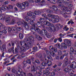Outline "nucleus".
Returning <instances> with one entry per match:
<instances>
[{
    "instance_id": "nucleus-1",
    "label": "nucleus",
    "mask_w": 76,
    "mask_h": 76,
    "mask_svg": "<svg viewBox=\"0 0 76 76\" xmlns=\"http://www.w3.org/2000/svg\"><path fill=\"white\" fill-rule=\"evenodd\" d=\"M25 39H24L23 41L20 42V44L22 47H20V50L22 51H25L26 48L28 50L29 47H31L32 46V43L31 42H30L29 45L28 44V42H25Z\"/></svg>"
},
{
    "instance_id": "nucleus-2",
    "label": "nucleus",
    "mask_w": 76,
    "mask_h": 76,
    "mask_svg": "<svg viewBox=\"0 0 76 76\" xmlns=\"http://www.w3.org/2000/svg\"><path fill=\"white\" fill-rule=\"evenodd\" d=\"M57 3L59 4V6L61 7L62 10H69L70 9V8L65 7L63 4V3L66 4V6L69 7V3H68L66 0H58L57 1Z\"/></svg>"
},
{
    "instance_id": "nucleus-3",
    "label": "nucleus",
    "mask_w": 76,
    "mask_h": 76,
    "mask_svg": "<svg viewBox=\"0 0 76 76\" xmlns=\"http://www.w3.org/2000/svg\"><path fill=\"white\" fill-rule=\"evenodd\" d=\"M12 72L13 73H15V75L14 74H7L6 76H20V75H19L18 73L22 72V69L20 68V67H18V68H15L12 69Z\"/></svg>"
},
{
    "instance_id": "nucleus-4",
    "label": "nucleus",
    "mask_w": 76,
    "mask_h": 76,
    "mask_svg": "<svg viewBox=\"0 0 76 76\" xmlns=\"http://www.w3.org/2000/svg\"><path fill=\"white\" fill-rule=\"evenodd\" d=\"M24 19H25L26 20V21H27V22L28 21V20H30V24L31 25H33V26H34V29H35V26H36V25H37V24L35 23V24H34V22L33 21H34L35 20V18H30L28 17L27 16H24Z\"/></svg>"
},
{
    "instance_id": "nucleus-5",
    "label": "nucleus",
    "mask_w": 76,
    "mask_h": 76,
    "mask_svg": "<svg viewBox=\"0 0 76 76\" xmlns=\"http://www.w3.org/2000/svg\"><path fill=\"white\" fill-rule=\"evenodd\" d=\"M44 13L41 12L40 11H35L34 13L30 11L27 13V15L30 17H31V16H35V15H42V14H43Z\"/></svg>"
},
{
    "instance_id": "nucleus-6",
    "label": "nucleus",
    "mask_w": 76,
    "mask_h": 76,
    "mask_svg": "<svg viewBox=\"0 0 76 76\" xmlns=\"http://www.w3.org/2000/svg\"><path fill=\"white\" fill-rule=\"evenodd\" d=\"M61 46L59 44H58L57 47L59 50H63V48H67V45L64 43H61Z\"/></svg>"
},
{
    "instance_id": "nucleus-7",
    "label": "nucleus",
    "mask_w": 76,
    "mask_h": 76,
    "mask_svg": "<svg viewBox=\"0 0 76 76\" xmlns=\"http://www.w3.org/2000/svg\"><path fill=\"white\" fill-rule=\"evenodd\" d=\"M43 23H44V25H45L49 26L50 29H55L54 25L52 23L48 21H45L43 22Z\"/></svg>"
},
{
    "instance_id": "nucleus-8",
    "label": "nucleus",
    "mask_w": 76,
    "mask_h": 76,
    "mask_svg": "<svg viewBox=\"0 0 76 76\" xmlns=\"http://www.w3.org/2000/svg\"><path fill=\"white\" fill-rule=\"evenodd\" d=\"M6 22L10 24H15L16 23L15 20L14 19H12L10 21V18L9 17H8L6 18Z\"/></svg>"
},
{
    "instance_id": "nucleus-9",
    "label": "nucleus",
    "mask_w": 76,
    "mask_h": 76,
    "mask_svg": "<svg viewBox=\"0 0 76 76\" xmlns=\"http://www.w3.org/2000/svg\"><path fill=\"white\" fill-rule=\"evenodd\" d=\"M1 9L2 10H9L10 9H13V7L12 5H9L8 7L6 6L4 7H1Z\"/></svg>"
},
{
    "instance_id": "nucleus-10",
    "label": "nucleus",
    "mask_w": 76,
    "mask_h": 76,
    "mask_svg": "<svg viewBox=\"0 0 76 76\" xmlns=\"http://www.w3.org/2000/svg\"><path fill=\"white\" fill-rule=\"evenodd\" d=\"M58 6L56 7L55 5H53L52 7H51V9L53 11H57V12H58V13H61V11L60 10H58Z\"/></svg>"
},
{
    "instance_id": "nucleus-11",
    "label": "nucleus",
    "mask_w": 76,
    "mask_h": 76,
    "mask_svg": "<svg viewBox=\"0 0 76 76\" xmlns=\"http://www.w3.org/2000/svg\"><path fill=\"white\" fill-rule=\"evenodd\" d=\"M25 6H27V7L29 6V3L28 2H26L23 3L22 4V6H21L20 8V9H25Z\"/></svg>"
},
{
    "instance_id": "nucleus-12",
    "label": "nucleus",
    "mask_w": 76,
    "mask_h": 76,
    "mask_svg": "<svg viewBox=\"0 0 76 76\" xmlns=\"http://www.w3.org/2000/svg\"><path fill=\"white\" fill-rule=\"evenodd\" d=\"M48 20L50 22L52 21L53 23H56V22H58L59 21L58 19L54 18H52L50 19H48Z\"/></svg>"
},
{
    "instance_id": "nucleus-13",
    "label": "nucleus",
    "mask_w": 76,
    "mask_h": 76,
    "mask_svg": "<svg viewBox=\"0 0 76 76\" xmlns=\"http://www.w3.org/2000/svg\"><path fill=\"white\" fill-rule=\"evenodd\" d=\"M42 17H44L45 18H46V19H48V17H49V18H52L53 17H55V15H51L50 14H48V16H45V14H44V13L42 14Z\"/></svg>"
},
{
    "instance_id": "nucleus-14",
    "label": "nucleus",
    "mask_w": 76,
    "mask_h": 76,
    "mask_svg": "<svg viewBox=\"0 0 76 76\" xmlns=\"http://www.w3.org/2000/svg\"><path fill=\"white\" fill-rule=\"evenodd\" d=\"M76 67V63L75 62H72V65L70 66H68V68H69L71 69V68H72V69H75Z\"/></svg>"
},
{
    "instance_id": "nucleus-15",
    "label": "nucleus",
    "mask_w": 76,
    "mask_h": 76,
    "mask_svg": "<svg viewBox=\"0 0 76 76\" xmlns=\"http://www.w3.org/2000/svg\"><path fill=\"white\" fill-rule=\"evenodd\" d=\"M32 38H33V37H30L28 38H27L26 39H25V42H26V43L27 42L28 44H29V42H32H32H31V41H30V40H31V39H32Z\"/></svg>"
},
{
    "instance_id": "nucleus-16",
    "label": "nucleus",
    "mask_w": 76,
    "mask_h": 76,
    "mask_svg": "<svg viewBox=\"0 0 76 76\" xmlns=\"http://www.w3.org/2000/svg\"><path fill=\"white\" fill-rule=\"evenodd\" d=\"M46 52L47 54V58L48 60H51V61L53 60V58H52V57H51L50 56V51L48 50H47L46 51Z\"/></svg>"
},
{
    "instance_id": "nucleus-17",
    "label": "nucleus",
    "mask_w": 76,
    "mask_h": 76,
    "mask_svg": "<svg viewBox=\"0 0 76 76\" xmlns=\"http://www.w3.org/2000/svg\"><path fill=\"white\" fill-rule=\"evenodd\" d=\"M68 58H65L64 60L65 63H64L63 65V67H65L66 66H67V64H68V63H67L68 62Z\"/></svg>"
},
{
    "instance_id": "nucleus-18",
    "label": "nucleus",
    "mask_w": 76,
    "mask_h": 76,
    "mask_svg": "<svg viewBox=\"0 0 76 76\" xmlns=\"http://www.w3.org/2000/svg\"><path fill=\"white\" fill-rule=\"evenodd\" d=\"M49 49L50 50H53V51H54L55 53H56L57 51V48L55 47L54 48L52 46L49 47Z\"/></svg>"
},
{
    "instance_id": "nucleus-19",
    "label": "nucleus",
    "mask_w": 76,
    "mask_h": 76,
    "mask_svg": "<svg viewBox=\"0 0 76 76\" xmlns=\"http://www.w3.org/2000/svg\"><path fill=\"white\" fill-rule=\"evenodd\" d=\"M41 34L43 35H47V31L43 29L42 30Z\"/></svg>"
},
{
    "instance_id": "nucleus-20",
    "label": "nucleus",
    "mask_w": 76,
    "mask_h": 76,
    "mask_svg": "<svg viewBox=\"0 0 76 76\" xmlns=\"http://www.w3.org/2000/svg\"><path fill=\"white\" fill-rule=\"evenodd\" d=\"M18 23H19V24H18V25H22V26H27L28 25V23L27 22H25V21H23V23L19 22Z\"/></svg>"
},
{
    "instance_id": "nucleus-21",
    "label": "nucleus",
    "mask_w": 76,
    "mask_h": 76,
    "mask_svg": "<svg viewBox=\"0 0 76 76\" xmlns=\"http://www.w3.org/2000/svg\"><path fill=\"white\" fill-rule=\"evenodd\" d=\"M31 31H35L39 33V34H41V30L39 29H31Z\"/></svg>"
},
{
    "instance_id": "nucleus-22",
    "label": "nucleus",
    "mask_w": 76,
    "mask_h": 76,
    "mask_svg": "<svg viewBox=\"0 0 76 76\" xmlns=\"http://www.w3.org/2000/svg\"><path fill=\"white\" fill-rule=\"evenodd\" d=\"M64 72H65V73H67V72H68V71L69 72H71L70 68H68H68H64Z\"/></svg>"
},
{
    "instance_id": "nucleus-23",
    "label": "nucleus",
    "mask_w": 76,
    "mask_h": 76,
    "mask_svg": "<svg viewBox=\"0 0 76 76\" xmlns=\"http://www.w3.org/2000/svg\"><path fill=\"white\" fill-rule=\"evenodd\" d=\"M74 52H75V50L73 49V48L72 47L71 48H70V51L69 53L71 55L73 54L74 53Z\"/></svg>"
},
{
    "instance_id": "nucleus-24",
    "label": "nucleus",
    "mask_w": 76,
    "mask_h": 76,
    "mask_svg": "<svg viewBox=\"0 0 76 76\" xmlns=\"http://www.w3.org/2000/svg\"><path fill=\"white\" fill-rule=\"evenodd\" d=\"M37 70V68L35 67L34 66H32L31 67V71L32 72H35Z\"/></svg>"
},
{
    "instance_id": "nucleus-25",
    "label": "nucleus",
    "mask_w": 76,
    "mask_h": 76,
    "mask_svg": "<svg viewBox=\"0 0 76 76\" xmlns=\"http://www.w3.org/2000/svg\"><path fill=\"white\" fill-rule=\"evenodd\" d=\"M61 13L62 15H64V18H67V16L66 15V12L63 11H61Z\"/></svg>"
},
{
    "instance_id": "nucleus-26",
    "label": "nucleus",
    "mask_w": 76,
    "mask_h": 76,
    "mask_svg": "<svg viewBox=\"0 0 76 76\" xmlns=\"http://www.w3.org/2000/svg\"><path fill=\"white\" fill-rule=\"evenodd\" d=\"M8 51L9 52H12L13 53H15V52L14 51V47H12V48H10V49H8Z\"/></svg>"
},
{
    "instance_id": "nucleus-27",
    "label": "nucleus",
    "mask_w": 76,
    "mask_h": 76,
    "mask_svg": "<svg viewBox=\"0 0 76 76\" xmlns=\"http://www.w3.org/2000/svg\"><path fill=\"white\" fill-rule=\"evenodd\" d=\"M64 35L61 34L60 35V38H59L58 39L59 41L61 42H62V39H61V38H62V37H63L64 36Z\"/></svg>"
},
{
    "instance_id": "nucleus-28",
    "label": "nucleus",
    "mask_w": 76,
    "mask_h": 76,
    "mask_svg": "<svg viewBox=\"0 0 76 76\" xmlns=\"http://www.w3.org/2000/svg\"><path fill=\"white\" fill-rule=\"evenodd\" d=\"M50 54L51 56H53V57H54V56H55L56 55L55 53H54V52L53 51H50Z\"/></svg>"
},
{
    "instance_id": "nucleus-29",
    "label": "nucleus",
    "mask_w": 76,
    "mask_h": 76,
    "mask_svg": "<svg viewBox=\"0 0 76 76\" xmlns=\"http://www.w3.org/2000/svg\"><path fill=\"white\" fill-rule=\"evenodd\" d=\"M6 28L5 26H3V24L0 23V29H4Z\"/></svg>"
},
{
    "instance_id": "nucleus-30",
    "label": "nucleus",
    "mask_w": 76,
    "mask_h": 76,
    "mask_svg": "<svg viewBox=\"0 0 76 76\" xmlns=\"http://www.w3.org/2000/svg\"><path fill=\"white\" fill-rule=\"evenodd\" d=\"M58 26L56 27V28L58 29H61L63 28V26L61 25L60 24H58Z\"/></svg>"
},
{
    "instance_id": "nucleus-31",
    "label": "nucleus",
    "mask_w": 76,
    "mask_h": 76,
    "mask_svg": "<svg viewBox=\"0 0 76 76\" xmlns=\"http://www.w3.org/2000/svg\"><path fill=\"white\" fill-rule=\"evenodd\" d=\"M34 51H33V52H35L37 51H38V48L37 47H35L33 48Z\"/></svg>"
},
{
    "instance_id": "nucleus-32",
    "label": "nucleus",
    "mask_w": 76,
    "mask_h": 76,
    "mask_svg": "<svg viewBox=\"0 0 76 76\" xmlns=\"http://www.w3.org/2000/svg\"><path fill=\"white\" fill-rule=\"evenodd\" d=\"M48 30L50 32H55L56 31L55 29H49Z\"/></svg>"
},
{
    "instance_id": "nucleus-33",
    "label": "nucleus",
    "mask_w": 76,
    "mask_h": 76,
    "mask_svg": "<svg viewBox=\"0 0 76 76\" xmlns=\"http://www.w3.org/2000/svg\"><path fill=\"white\" fill-rule=\"evenodd\" d=\"M24 57V54H21V56H20L18 57V58H23V57Z\"/></svg>"
},
{
    "instance_id": "nucleus-34",
    "label": "nucleus",
    "mask_w": 76,
    "mask_h": 76,
    "mask_svg": "<svg viewBox=\"0 0 76 76\" xmlns=\"http://www.w3.org/2000/svg\"><path fill=\"white\" fill-rule=\"evenodd\" d=\"M69 42V40L68 39H65V40H64V44H66Z\"/></svg>"
},
{
    "instance_id": "nucleus-35",
    "label": "nucleus",
    "mask_w": 76,
    "mask_h": 76,
    "mask_svg": "<svg viewBox=\"0 0 76 76\" xmlns=\"http://www.w3.org/2000/svg\"><path fill=\"white\" fill-rule=\"evenodd\" d=\"M41 64H42V66H44V67L46 66L47 64L46 62H44L42 63Z\"/></svg>"
},
{
    "instance_id": "nucleus-36",
    "label": "nucleus",
    "mask_w": 76,
    "mask_h": 76,
    "mask_svg": "<svg viewBox=\"0 0 76 76\" xmlns=\"http://www.w3.org/2000/svg\"><path fill=\"white\" fill-rule=\"evenodd\" d=\"M39 20L41 23L44 21V19L43 18H40L39 19Z\"/></svg>"
},
{
    "instance_id": "nucleus-37",
    "label": "nucleus",
    "mask_w": 76,
    "mask_h": 76,
    "mask_svg": "<svg viewBox=\"0 0 76 76\" xmlns=\"http://www.w3.org/2000/svg\"><path fill=\"white\" fill-rule=\"evenodd\" d=\"M47 64L48 65V66H51V64H52V63L51 62V61H48L47 62Z\"/></svg>"
},
{
    "instance_id": "nucleus-38",
    "label": "nucleus",
    "mask_w": 76,
    "mask_h": 76,
    "mask_svg": "<svg viewBox=\"0 0 76 76\" xmlns=\"http://www.w3.org/2000/svg\"><path fill=\"white\" fill-rule=\"evenodd\" d=\"M19 37L20 39H22L23 38V36L22 35V34L20 33L19 34Z\"/></svg>"
},
{
    "instance_id": "nucleus-39",
    "label": "nucleus",
    "mask_w": 76,
    "mask_h": 76,
    "mask_svg": "<svg viewBox=\"0 0 76 76\" xmlns=\"http://www.w3.org/2000/svg\"><path fill=\"white\" fill-rule=\"evenodd\" d=\"M9 3V1H5V2H4V5H2V7H4V5H6V4H8Z\"/></svg>"
},
{
    "instance_id": "nucleus-40",
    "label": "nucleus",
    "mask_w": 76,
    "mask_h": 76,
    "mask_svg": "<svg viewBox=\"0 0 76 76\" xmlns=\"http://www.w3.org/2000/svg\"><path fill=\"white\" fill-rule=\"evenodd\" d=\"M46 35L47 37H48V38H49L51 36V34H50V33L48 34L47 33V34Z\"/></svg>"
},
{
    "instance_id": "nucleus-41",
    "label": "nucleus",
    "mask_w": 76,
    "mask_h": 76,
    "mask_svg": "<svg viewBox=\"0 0 76 76\" xmlns=\"http://www.w3.org/2000/svg\"><path fill=\"white\" fill-rule=\"evenodd\" d=\"M35 62L36 64H39L40 63V62L38 60H36L35 61Z\"/></svg>"
},
{
    "instance_id": "nucleus-42",
    "label": "nucleus",
    "mask_w": 76,
    "mask_h": 76,
    "mask_svg": "<svg viewBox=\"0 0 76 76\" xmlns=\"http://www.w3.org/2000/svg\"><path fill=\"white\" fill-rule=\"evenodd\" d=\"M46 12H47V13H53V11H50V10H46Z\"/></svg>"
},
{
    "instance_id": "nucleus-43",
    "label": "nucleus",
    "mask_w": 76,
    "mask_h": 76,
    "mask_svg": "<svg viewBox=\"0 0 76 76\" xmlns=\"http://www.w3.org/2000/svg\"><path fill=\"white\" fill-rule=\"evenodd\" d=\"M19 74L20 75V74L21 75H25V73L24 72H22V71L21 72H19Z\"/></svg>"
},
{
    "instance_id": "nucleus-44",
    "label": "nucleus",
    "mask_w": 76,
    "mask_h": 76,
    "mask_svg": "<svg viewBox=\"0 0 76 76\" xmlns=\"http://www.w3.org/2000/svg\"><path fill=\"white\" fill-rule=\"evenodd\" d=\"M66 45L68 47H70V46H71V42L69 41L66 44Z\"/></svg>"
},
{
    "instance_id": "nucleus-45",
    "label": "nucleus",
    "mask_w": 76,
    "mask_h": 76,
    "mask_svg": "<svg viewBox=\"0 0 76 76\" xmlns=\"http://www.w3.org/2000/svg\"><path fill=\"white\" fill-rule=\"evenodd\" d=\"M37 75H38V76H40L42 75V72L41 71L39 72L38 73H37Z\"/></svg>"
},
{
    "instance_id": "nucleus-46",
    "label": "nucleus",
    "mask_w": 76,
    "mask_h": 76,
    "mask_svg": "<svg viewBox=\"0 0 76 76\" xmlns=\"http://www.w3.org/2000/svg\"><path fill=\"white\" fill-rule=\"evenodd\" d=\"M58 53L59 55H61L62 54V51L61 50H59L58 52Z\"/></svg>"
},
{
    "instance_id": "nucleus-47",
    "label": "nucleus",
    "mask_w": 76,
    "mask_h": 76,
    "mask_svg": "<svg viewBox=\"0 0 76 76\" xmlns=\"http://www.w3.org/2000/svg\"><path fill=\"white\" fill-rule=\"evenodd\" d=\"M3 16L1 15H0V20H3Z\"/></svg>"
},
{
    "instance_id": "nucleus-48",
    "label": "nucleus",
    "mask_w": 76,
    "mask_h": 76,
    "mask_svg": "<svg viewBox=\"0 0 76 76\" xmlns=\"http://www.w3.org/2000/svg\"><path fill=\"white\" fill-rule=\"evenodd\" d=\"M27 63V62L26 61H24L23 62V64L24 66H26V64Z\"/></svg>"
},
{
    "instance_id": "nucleus-49",
    "label": "nucleus",
    "mask_w": 76,
    "mask_h": 76,
    "mask_svg": "<svg viewBox=\"0 0 76 76\" xmlns=\"http://www.w3.org/2000/svg\"><path fill=\"white\" fill-rule=\"evenodd\" d=\"M26 61H27V63H28L29 64H30V63L31 62V60H29V59L27 60Z\"/></svg>"
},
{
    "instance_id": "nucleus-50",
    "label": "nucleus",
    "mask_w": 76,
    "mask_h": 76,
    "mask_svg": "<svg viewBox=\"0 0 76 76\" xmlns=\"http://www.w3.org/2000/svg\"><path fill=\"white\" fill-rule=\"evenodd\" d=\"M16 5H17V6L18 7H19V8H20V7L21 6V5H20V4L19 3H17Z\"/></svg>"
},
{
    "instance_id": "nucleus-51",
    "label": "nucleus",
    "mask_w": 76,
    "mask_h": 76,
    "mask_svg": "<svg viewBox=\"0 0 76 76\" xmlns=\"http://www.w3.org/2000/svg\"><path fill=\"white\" fill-rule=\"evenodd\" d=\"M2 48L4 49H6V45H4L2 46Z\"/></svg>"
},
{
    "instance_id": "nucleus-52",
    "label": "nucleus",
    "mask_w": 76,
    "mask_h": 76,
    "mask_svg": "<svg viewBox=\"0 0 76 76\" xmlns=\"http://www.w3.org/2000/svg\"><path fill=\"white\" fill-rule=\"evenodd\" d=\"M52 2V3H53V4H56V1L55 0H51Z\"/></svg>"
},
{
    "instance_id": "nucleus-53",
    "label": "nucleus",
    "mask_w": 76,
    "mask_h": 76,
    "mask_svg": "<svg viewBox=\"0 0 76 76\" xmlns=\"http://www.w3.org/2000/svg\"><path fill=\"white\" fill-rule=\"evenodd\" d=\"M40 24V22H37V26H39V27H40V26H39L38 25H39Z\"/></svg>"
},
{
    "instance_id": "nucleus-54",
    "label": "nucleus",
    "mask_w": 76,
    "mask_h": 76,
    "mask_svg": "<svg viewBox=\"0 0 76 76\" xmlns=\"http://www.w3.org/2000/svg\"><path fill=\"white\" fill-rule=\"evenodd\" d=\"M72 6L73 5H72V4L69 3L68 7H72Z\"/></svg>"
},
{
    "instance_id": "nucleus-55",
    "label": "nucleus",
    "mask_w": 76,
    "mask_h": 76,
    "mask_svg": "<svg viewBox=\"0 0 76 76\" xmlns=\"http://www.w3.org/2000/svg\"><path fill=\"white\" fill-rule=\"evenodd\" d=\"M51 76H55V73L54 72H52L51 74Z\"/></svg>"
},
{
    "instance_id": "nucleus-56",
    "label": "nucleus",
    "mask_w": 76,
    "mask_h": 76,
    "mask_svg": "<svg viewBox=\"0 0 76 76\" xmlns=\"http://www.w3.org/2000/svg\"><path fill=\"white\" fill-rule=\"evenodd\" d=\"M11 44L12 46H14L15 45V43H14V42L13 41H12L11 42Z\"/></svg>"
},
{
    "instance_id": "nucleus-57",
    "label": "nucleus",
    "mask_w": 76,
    "mask_h": 76,
    "mask_svg": "<svg viewBox=\"0 0 76 76\" xmlns=\"http://www.w3.org/2000/svg\"><path fill=\"white\" fill-rule=\"evenodd\" d=\"M43 56L45 58H46L47 57V55L45 53L43 54Z\"/></svg>"
},
{
    "instance_id": "nucleus-58",
    "label": "nucleus",
    "mask_w": 76,
    "mask_h": 76,
    "mask_svg": "<svg viewBox=\"0 0 76 76\" xmlns=\"http://www.w3.org/2000/svg\"><path fill=\"white\" fill-rule=\"evenodd\" d=\"M69 58L71 60H72V59H73V56L72 55H71L69 57Z\"/></svg>"
},
{
    "instance_id": "nucleus-59",
    "label": "nucleus",
    "mask_w": 76,
    "mask_h": 76,
    "mask_svg": "<svg viewBox=\"0 0 76 76\" xmlns=\"http://www.w3.org/2000/svg\"><path fill=\"white\" fill-rule=\"evenodd\" d=\"M39 58H42V54H41L38 56Z\"/></svg>"
},
{
    "instance_id": "nucleus-60",
    "label": "nucleus",
    "mask_w": 76,
    "mask_h": 76,
    "mask_svg": "<svg viewBox=\"0 0 76 76\" xmlns=\"http://www.w3.org/2000/svg\"><path fill=\"white\" fill-rule=\"evenodd\" d=\"M17 48L18 49L20 50V46H19V45H17Z\"/></svg>"
},
{
    "instance_id": "nucleus-61",
    "label": "nucleus",
    "mask_w": 76,
    "mask_h": 76,
    "mask_svg": "<svg viewBox=\"0 0 76 76\" xmlns=\"http://www.w3.org/2000/svg\"><path fill=\"white\" fill-rule=\"evenodd\" d=\"M39 36L38 35H36L35 36V37L36 38H37V39H39Z\"/></svg>"
},
{
    "instance_id": "nucleus-62",
    "label": "nucleus",
    "mask_w": 76,
    "mask_h": 76,
    "mask_svg": "<svg viewBox=\"0 0 76 76\" xmlns=\"http://www.w3.org/2000/svg\"><path fill=\"white\" fill-rule=\"evenodd\" d=\"M3 32L4 34H6V33H7V31H6V30H3Z\"/></svg>"
},
{
    "instance_id": "nucleus-63",
    "label": "nucleus",
    "mask_w": 76,
    "mask_h": 76,
    "mask_svg": "<svg viewBox=\"0 0 76 76\" xmlns=\"http://www.w3.org/2000/svg\"><path fill=\"white\" fill-rule=\"evenodd\" d=\"M14 9H15V11L16 12H17L18 11V9H17V8L16 7L14 8Z\"/></svg>"
},
{
    "instance_id": "nucleus-64",
    "label": "nucleus",
    "mask_w": 76,
    "mask_h": 76,
    "mask_svg": "<svg viewBox=\"0 0 76 76\" xmlns=\"http://www.w3.org/2000/svg\"><path fill=\"white\" fill-rule=\"evenodd\" d=\"M64 57V55H62L61 56H60V59H62Z\"/></svg>"
}]
</instances>
